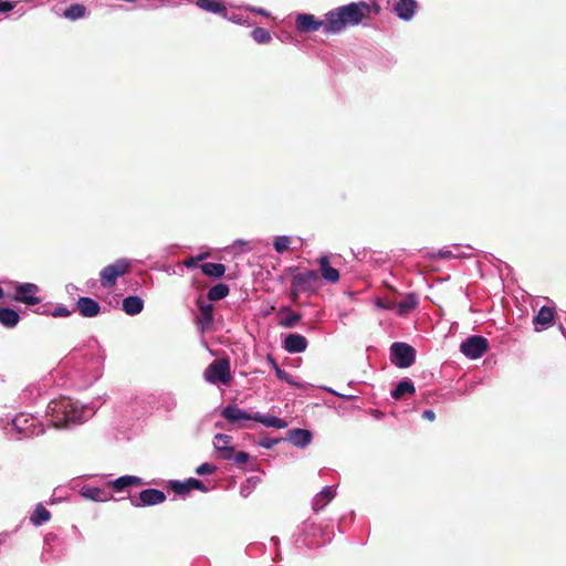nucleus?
<instances>
[{"instance_id": "f257e3e1", "label": "nucleus", "mask_w": 566, "mask_h": 566, "mask_svg": "<svg viewBox=\"0 0 566 566\" xmlns=\"http://www.w3.org/2000/svg\"><path fill=\"white\" fill-rule=\"evenodd\" d=\"M94 413L92 408L80 405L69 397H60L49 402L46 408L48 426L66 428L70 424L84 422Z\"/></svg>"}, {"instance_id": "f03ea898", "label": "nucleus", "mask_w": 566, "mask_h": 566, "mask_svg": "<svg viewBox=\"0 0 566 566\" xmlns=\"http://www.w3.org/2000/svg\"><path fill=\"white\" fill-rule=\"evenodd\" d=\"M371 11V6L364 1L352 2L326 13L325 34L339 33L346 25L359 24Z\"/></svg>"}, {"instance_id": "7ed1b4c3", "label": "nucleus", "mask_w": 566, "mask_h": 566, "mask_svg": "<svg viewBox=\"0 0 566 566\" xmlns=\"http://www.w3.org/2000/svg\"><path fill=\"white\" fill-rule=\"evenodd\" d=\"M132 269V261L128 259H118L114 263L105 266L101 273V284L103 287H113L119 276L125 275Z\"/></svg>"}, {"instance_id": "20e7f679", "label": "nucleus", "mask_w": 566, "mask_h": 566, "mask_svg": "<svg viewBox=\"0 0 566 566\" xmlns=\"http://www.w3.org/2000/svg\"><path fill=\"white\" fill-rule=\"evenodd\" d=\"M319 287V276L313 271L297 273L292 281V292L297 295L302 292L315 293Z\"/></svg>"}, {"instance_id": "39448f33", "label": "nucleus", "mask_w": 566, "mask_h": 566, "mask_svg": "<svg viewBox=\"0 0 566 566\" xmlns=\"http://www.w3.org/2000/svg\"><path fill=\"white\" fill-rule=\"evenodd\" d=\"M391 361L399 368L411 366L416 358L415 349L406 343H394L391 345Z\"/></svg>"}, {"instance_id": "423d86ee", "label": "nucleus", "mask_w": 566, "mask_h": 566, "mask_svg": "<svg viewBox=\"0 0 566 566\" xmlns=\"http://www.w3.org/2000/svg\"><path fill=\"white\" fill-rule=\"evenodd\" d=\"M32 415L20 413L12 419V427L25 436H39L44 432L43 424H36Z\"/></svg>"}, {"instance_id": "0eeeda50", "label": "nucleus", "mask_w": 566, "mask_h": 566, "mask_svg": "<svg viewBox=\"0 0 566 566\" xmlns=\"http://www.w3.org/2000/svg\"><path fill=\"white\" fill-rule=\"evenodd\" d=\"M205 379L210 384H227L230 380V366L227 360H214L205 370Z\"/></svg>"}, {"instance_id": "6e6552de", "label": "nucleus", "mask_w": 566, "mask_h": 566, "mask_svg": "<svg viewBox=\"0 0 566 566\" xmlns=\"http://www.w3.org/2000/svg\"><path fill=\"white\" fill-rule=\"evenodd\" d=\"M39 293V286L34 283H18L15 285V294L12 300L27 305H35L41 302V298L36 295Z\"/></svg>"}, {"instance_id": "1a4fd4ad", "label": "nucleus", "mask_w": 566, "mask_h": 566, "mask_svg": "<svg viewBox=\"0 0 566 566\" xmlns=\"http://www.w3.org/2000/svg\"><path fill=\"white\" fill-rule=\"evenodd\" d=\"M488 349V340L482 336H471L461 344V353L470 358L478 359Z\"/></svg>"}, {"instance_id": "9d476101", "label": "nucleus", "mask_w": 566, "mask_h": 566, "mask_svg": "<svg viewBox=\"0 0 566 566\" xmlns=\"http://www.w3.org/2000/svg\"><path fill=\"white\" fill-rule=\"evenodd\" d=\"M166 500L163 491L156 489H146L138 496H132L130 503L135 507L158 505Z\"/></svg>"}, {"instance_id": "9b49d317", "label": "nucleus", "mask_w": 566, "mask_h": 566, "mask_svg": "<svg viewBox=\"0 0 566 566\" xmlns=\"http://www.w3.org/2000/svg\"><path fill=\"white\" fill-rule=\"evenodd\" d=\"M325 20H317L313 14L310 13H300L296 15L295 27L298 32L308 33L316 32L321 28L325 32Z\"/></svg>"}, {"instance_id": "f8f14e48", "label": "nucleus", "mask_w": 566, "mask_h": 566, "mask_svg": "<svg viewBox=\"0 0 566 566\" xmlns=\"http://www.w3.org/2000/svg\"><path fill=\"white\" fill-rule=\"evenodd\" d=\"M221 416L232 424H241L243 421L253 420V415L239 408L237 405H229L221 410Z\"/></svg>"}, {"instance_id": "ddd939ff", "label": "nucleus", "mask_w": 566, "mask_h": 566, "mask_svg": "<svg viewBox=\"0 0 566 566\" xmlns=\"http://www.w3.org/2000/svg\"><path fill=\"white\" fill-rule=\"evenodd\" d=\"M232 438L224 433H217L213 438V448L223 460H230L233 457Z\"/></svg>"}, {"instance_id": "4468645a", "label": "nucleus", "mask_w": 566, "mask_h": 566, "mask_svg": "<svg viewBox=\"0 0 566 566\" xmlns=\"http://www.w3.org/2000/svg\"><path fill=\"white\" fill-rule=\"evenodd\" d=\"M555 316L553 307L543 306L533 318L534 328L536 332H542L552 326Z\"/></svg>"}, {"instance_id": "2eb2a0df", "label": "nucleus", "mask_w": 566, "mask_h": 566, "mask_svg": "<svg viewBox=\"0 0 566 566\" xmlns=\"http://www.w3.org/2000/svg\"><path fill=\"white\" fill-rule=\"evenodd\" d=\"M307 344V339L303 335L289 334L283 342V347L291 354H298L306 350Z\"/></svg>"}, {"instance_id": "dca6fc26", "label": "nucleus", "mask_w": 566, "mask_h": 566, "mask_svg": "<svg viewBox=\"0 0 566 566\" xmlns=\"http://www.w3.org/2000/svg\"><path fill=\"white\" fill-rule=\"evenodd\" d=\"M418 3L416 0H398L394 7L396 15L403 20L410 21L417 10Z\"/></svg>"}, {"instance_id": "f3484780", "label": "nucleus", "mask_w": 566, "mask_h": 566, "mask_svg": "<svg viewBox=\"0 0 566 566\" xmlns=\"http://www.w3.org/2000/svg\"><path fill=\"white\" fill-rule=\"evenodd\" d=\"M171 489L177 493V494H187L189 493L191 490H199L201 492H207L208 489L203 485V483L198 480V479H195V478H190L186 481H172L171 482Z\"/></svg>"}, {"instance_id": "a211bd4d", "label": "nucleus", "mask_w": 566, "mask_h": 566, "mask_svg": "<svg viewBox=\"0 0 566 566\" xmlns=\"http://www.w3.org/2000/svg\"><path fill=\"white\" fill-rule=\"evenodd\" d=\"M81 495L94 502H107L113 499V495L101 488L83 486Z\"/></svg>"}, {"instance_id": "6ab92c4d", "label": "nucleus", "mask_w": 566, "mask_h": 566, "mask_svg": "<svg viewBox=\"0 0 566 566\" xmlns=\"http://www.w3.org/2000/svg\"><path fill=\"white\" fill-rule=\"evenodd\" d=\"M336 495L334 486H325L318 492L312 500V505L315 511H319L325 507Z\"/></svg>"}, {"instance_id": "aec40b11", "label": "nucleus", "mask_w": 566, "mask_h": 566, "mask_svg": "<svg viewBox=\"0 0 566 566\" xmlns=\"http://www.w3.org/2000/svg\"><path fill=\"white\" fill-rule=\"evenodd\" d=\"M77 308L84 317H95L99 313V304L91 297H80Z\"/></svg>"}, {"instance_id": "412c9836", "label": "nucleus", "mask_w": 566, "mask_h": 566, "mask_svg": "<svg viewBox=\"0 0 566 566\" xmlns=\"http://www.w3.org/2000/svg\"><path fill=\"white\" fill-rule=\"evenodd\" d=\"M287 436V439L298 448H305L312 441V433L306 429H292Z\"/></svg>"}, {"instance_id": "4be33fe9", "label": "nucleus", "mask_w": 566, "mask_h": 566, "mask_svg": "<svg viewBox=\"0 0 566 566\" xmlns=\"http://www.w3.org/2000/svg\"><path fill=\"white\" fill-rule=\"evenodd\" d=\"M319 270L322 276L331 283H336L339 280V272L337 269L332 268L329 265V258L327 255H322L318 259Z\"/></svg>"}, {"instance_id": "5701e85b", "label": "nucleus", "mask_w": 566, "mask_h": 566, "mask_svg": "<svg viewBox=\"0 0 566 566\" xmlns=\"http://www.w3.org/2000/svg\"><path fill=\"white\" fill-rule=\"evenodd\" d=\"M253 421L260 422L266 428L285 429L289 426L284 419L260 412L253 415Z\"/></svg>"}, {"instance_id": "b1692460", "label": "nucleus", "mask_w": 566, "mask_h": 566, "mask_svg": "<svg viewBox=\"0 0 566 566\" xmlns=\"http://www.w3.org/2000/svg\"><path fill=\"white\" fill-rule=\"evenodd\" d=\"M144 308V301L136 295L123 300V311L130 316L139 314Z\"/></svg>"}, {"instance_id": "393cba45", "label": "nucleus", "mask_w": 566, "mask_h": 566, "mask_svg": "<svg viewBox=\"0 0 566 566\" xmlns=\"http://www.w3.org/2000/svg\"><path fill=\"white\" fill-rule=\"evenodd\" d=\"M196 6L207 12L222 15L226 4L222 0H196Z\"/></svg>"}, {"instance_id": "a878e982", "label": "nucleus", "mask_w": 566, "mask_h": 566, "mask_svg": "<svg viewBox=\"0 0 566 566\" xmlns=\"http://www.w3.org/2000/svg\"><path fill=\"white\" fill-rule=\"evenodd\" d=\"M143 484V480L135 475H123L114 481L109 482V485L116 491H123L129 486H139Z\"/></svg>"}, {"instance_id": "bb28decb", "label": "nucleus", "mask_w": 566, "mask_h": 566, "mask_svg": "<svg viewBox=\"0 0 566 566\" xmlns=\"http://www.w3.org/2000/svg\"><path fill=\"white\" fill-rule=\"evenodd\" d=\"M213 322V310L211 304L200 305V315L198 316V325L203 332L208 329Z\"/></svg>"}, {"instance_id": "cd10ccee", "label": "nucleus", "mask_w": 566, "mask_h": 566, "mask_svg": "<svg viewBox=\"0 0 566 566\" xmlns=\"http://www.w3.org/2000/svg\"><path fill=\"white\" fill-rule=\"evenodd\" d=\"M417 305H418V300H417L416 295L408 294L405 297V300H402L401 302H399L397 304L395 303L394 310H396V312L399 316H405L408 313H410L412 310H415Z\"/></svg>"}, {"instance_id": "c85d7f7f", "label": "nucleus", "mask_w": 566, "mask_h": 566, "mask_svg": "<svg viewBox=\"0 0 566 566\" xmlns=\"http://www.w3.org/2000/svg\"><path fill=\"white\" fill-rule=\"evenodd\" d=\"M20 316L17 311L9 307L0 308V323L8 328H12L18 325Z\"/></svg>"}, {"instance_id": "c756f323", "label": "nucleus", "mask_w": 566, "mask_h": 566, "mask_svg": "<svg viewBox=\"0 0 566 566\" xmlns=\"http://www.w3.org/2000/svg\"><path fill=\"white\" fill-rule=\"evenodd\" d=\"M86 14H87V9L85 6L80 4V3H74V4H71L69 8H66L63 11L62 17L67 20H71V21H76V20L85 18Z\"/></svg>"}, {"instance_id": "7c9ffc66", "label": "nucleus", "mask_w": 566, "mask_h": 566, "mask_svg": "<svg viewBox=\"0 0 566 566\" xmlns=\"http://www.w3.org/2000/svg\"><path fill=\"white\" fill-rule=\"evenodd\" d=\"M50 518H51V513L41 503H39L35 506L34 512L30 517L32 524L35 526H40L43 523L49 522Z\"/></svg>"}, {"instance_id": "2f4dec72", "label": "nucleus", "mask_w": 566, "mask_h": 566, "mask_svg": "<svg viewBox=\"0 0 566 566\" xmlns=\"http://www.w3.org/2000/svg\"><path fill=\"white\" fill-rule=\"evenodd\" d=\"M201 271L209 277H221L226 272V266L221 263L207 262L201 265Z\"/></svg>"}, {"instance_id": "473e14b6", "label": "nucleus", "mask_w": 566, "mask_h": 566, "mask_svg": "<svg viewBox=\"0 0 566 566\" xmlns=\"http://www.w3.org/2000/svg\"><path fill=\"white\" fill-rule=\"evenodd\" d=\"M230 290L227 284L219 283L212 286L208 292V298L210 301H219L228 296Z\"/></svg>"}, {"instance_id": "72a5a7b5", "label": "nucleus", "mask_w": 566, "mask_h": 566, "mask_svg": "<svg viewBox=\"0 0 566 566\" xmlns=\"http://www.w3.org/2000/svg\"><path fill=\"white\" fill-rule=\"evenodd\" d=\"M415 386L410 380L400 381L392 391V397L396 399H400L406 394H413Z\"/></svg>"}, {"instance_id": "f704fd0d", "label": "nucleus", "mask_w": 566, "mask_h": 566, "mask_svg": "<svg viewBox=\"0 0 566 566\" xmlns=\"http://www.w3.org/2000/svg\"><path fill=\"white\" fill-rule=\"evenodd\" d=\"M251 36L259 44H266L272 39L270 31L260 27L252 30Z\"/></svg>"}, {"instance_id": "c9c22d12", "label": "nucleus", "mask_w": 566, "mask_h": 566, "mask_svg": "<svg viewBox=\"0 0 566 566\" xmlns=\"http://www.w3.org/2000/svg\"><path fill=\"white\" fill-rule=\"evenodd\" d=\"M221 17L232 23L240 24V25L250 23L248 17H245L242 13H238V12L230 13V12H228L227 7L224 8V13H222Z\"/></svg>"}, {"instance_id": "e433bc0d", "label": "nucleus", "mask_w": 566, "mask_h": 566, "mask_svg": "<svg viewBox=\"0 0 566 566\" xmlns=\"http://www.w3.org/2000/svg\"><path fill=\"white\" fill-rule=\"evenodd\" d=\"M291 242H292V240L287 235L276 237V238H274V241H273L274 250L277 253H283L290 249Z\"/></svg>"}, {"instance_id": "4c0bfd02", "label": "nucleus", "mask_w": 566, "mask_h": 566, "mask_svg": "<svg viewBox=\"0 0 566 566\" xmlns=\"http://www.w3.org/2000/svg\"><path fill=\"white\" fill-rule=\"evenodd\" d=\"M301 319V314L289 311L286 316L282 318L281 326L293 327Z\"/></svg>"}, {"instance_id": "58836bf2", "label": "nucleus", "mask_w": 566, "mask_h": 566, "mask_svg": "<svg viewBox=\"0 0 566 566\" xmlns=\"http://www.w3.org/2000/svg\"><path fill=\"white\" fill-rule=\"evenodd\" d=\"M49 315L53 317H67L71 315V311L63 304H57L50 313Z\"/></svg>"}, {"instance_id": "ea45409f", "label": "nucleus", "mask_w": 566, "mask_h": 566, "mask_svg": "<svg viewBox=\"0 0 566 566\" xmlns=\"http://www.w3.org/2000/svg\"><path fill=\"white\" fill-rule=\"evenodd\" d=\"M273 367L279 379L284 380L291 385H295L294 381L292 380V377L286 371L281 369L274 361Z\"/></svg>"}, {"instance_id": "a19ab883", "label": "nucleus", "mask_w": 566, "mask_h": 566, "mask_svg": "<svg viewBox=\"0 0 566 566\" xmlns=\"http://www.w3.org/2000/svg\"><path fill=\"white\" fill-rule=\"evenodd\" d=\"M216 471V467L210 463H202L196 468V473L199 475L211 474Z\"/></svg>"}, {"instance_id": "79ce46f5", "label": "nucleus", "mask_w": 566, "mask_h": 566, "mask_svg": "<svg viewBox=\"0 0 566 566\" xmlns=\"http://www.w3.org/2000/svg\"><path fill=\"white\" fill-rule=\"evenodd\" d=\"M249 458V453L244 451H239L237 453L233 451V457L231 460H233L237 464H244L248 462Z\"/></svg>"}, {"instance_id": "37998d69", "label": "nucleus", "mask_w": 566, "mask_h": 566, "mask_svg": "<svg viewBox=\"0 0 566 566\" xmlns=\"http://www.w3.org/2000/svg\"><path fill=\"white\" fill-rule=\"evenodd\" d=\"M375 305H376V307L381 308V310H394V307H395V303L394 302H391V301H382L380 298H377L375 301Z\"/></svg>"}, {"instance_id": "c03bdc74", "label": "nucleus", "mask_w": 566, "mask_h": 566, "mask_svg": "<svg viewBox=\"0 0 566 566\" xmlns=\"http://www.w3.org/2000/svg\"><path fill=\"white\" fill-rule=\"evenodd\" d=\"M14 2L9 0H0V13H6L14 9Z\"/></svg>"}, {"instance_id": "a18cd8bd", "label": "nucleus", "mask_w": 566, "mask_h": 566, "mask_svg": "<svg viewBox=\"0 0 566 566\" xmlns=\"http://www.w3.org/2000/svg\"><path fill=\"white\" fill-rule=\"evenodd\" d=\"M207 256H208L207 253H202V254H200V255H198L196 258H189V259H187L185 261V265L187 268H193L197 264L198 261H201V260L206 259Z\"/></svg>"}, {"instance_id": "49530a36", "label": "nucleus", "mask_w": 566, "mask_h": 566, "mask_svg": "<svg viewBox=\"0 0 566 566\" xmlns=\"http://www.w3.org/2000/svg\"><path fill=\"white\" fill-rule=\"evenodd\" d=\"M277 442L276 439H263L260 441V446L264 449H272Z\"/></svg>"}, {"instance_id": "de8ad7c7", "label": "nucleus", "mask_w": 566, "mask_h": 566, "mask_svg": "<svg viewBox=\"0 0 566 566\" xmlns=\"http://www.w3.org/2000/svg\"><path fill=\"white\" fill-rule=\"evenodd\" d=\"M249 482L250 481H247V483H244L240 486V495L242 497H248L251 493V486L249 485Z\"/></svg>"}, {"instance_id": "09e8293b", "label": "nucleus", "mask_w": 566, "mask_h": 566, "mask_svg": "<svg viewBox=\"0 0 566 566\" xmlns=\"http://www.w3.org/2000/svg\"><path fill=\"white\" fill-rule=\"evenodd\" d=\"M245 9L248 11L255 12V13L264 15V17H269V13L266 12V10H264L262 8L245 7Z\"/></svg>"}, {"instance_id": "8fccbe9b", "label": "nucleus", "mask_w": 566, "mask_h": 566, "mask_svg": "<svg viewBox=\"0 0 566 566\" xmlns=\"http://www.w3.org/2000/svg\"><path fill=\"white\" fill-rule=\"evenodd\" d=\"M422 417L429 421H433L436 419V415L432 410H424Z\"/></svg>"}, {"instance_id": "3c124183", "label": "nucleus", "mask_w": 566, "mask_h": 566, "mask_svg": "<svg viewBox=\"0 0 566 566\" xmlns=\"http://www.w3.org/2000/svg\"><path fill=\"white\" fill-rule=\"evenodd\" d=\"M244 243H245V242H244V241H242V240H238V241L235 242V244H240V245H241V244H244Z\"/></svg>"}, {"instance_id": "603ef678", "label": "nucleus", "mask_w": 566, "mask_h": 566, "mask_svg": "<svg viewBox=\"0 0 566 566\" xmlns=\"http://www.w3.org/2000/svg\"><path fill=\"white\" fill-rule=\"evenodd\" d=\"M3 296V290L0 287V298Z\"/></svg>"}]
</instances>
